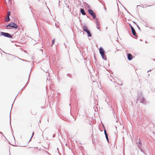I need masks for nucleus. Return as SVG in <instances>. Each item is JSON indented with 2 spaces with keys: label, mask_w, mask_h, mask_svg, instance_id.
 I'll use <instances>...</instances> for the list:
<instances>
[{
  "label": "nucleus",
  "mask_w": 155,
  "mask_h": 155,
  "mask_svg": "<svg viewBox=\"0 0 155 155\" xmlns=\"http://www.w3.org/2000/svg\"><path fill=\"white\" fill-rule=\"evenodd\" d=\"M3 35L5 37L10 38H12V36L10 34L6 32H0V36Z\"/></svg>",
  "instance_id": "obj_1"
},
{
  "label": "nucleus",
  "mask_w": 155,
  "mask_h": 155,
  "mask_svg": "<svg viewBox=\"0 0 155 155\" xmlns=\"http://www.w3.org/2000/svg\"><path fill=\"white\" fill-rule=\"evenodd\" d=\"M83 29L84 31L86 32L88 34V36L89 37H91V33L90 31L88 30L87 27L85 26V25H84L83 26Z\"/></svg>",
  "instance_id": "obj_2"
},
{
  "label": "nucleus",
  "mask_w": 155,
  "mask_h": 155,
  "mask_svg": "<svg viewBox=\"0 0 155 155\" xmlns=\"http://www.w3.org/2000/svg\"><path fill=\"white\" fill-rule=\"evenodd\" d=\"M142 96L141 93H140L139 94L137 98V100H139L140 99V102L143 104H145L146 101H145V98L144 97H142L141 98H140V96Z\"/></svg>",
  "instance_id": "obj_3"
},
{
  "label": "nucleus",
  "mask_w": 155,
  "mask_h": 155,
  "mask_svg": "<svg viewBox=\"0 0 155 155\" xmlns=\"http://www.w3.org/2000/svg\"><path fill=\"white\" fill-rule=\"evenodd\" d=\"M89 13L93 17V18L94 19L96 18V16L94 12L93 11L92 9H89L88 10Z\"/></svg>",
  "instance_id": "obj_4"
},
{
  "label": "nucleus",
  "mask_w": 155,
  "mask_h": 155,
  "mask_svg": "<svg viewBox=\"0 0 155 155\" xmlns=\"http://www.w3.org/2000/svg\"><path fill=\"white\" fill-rule=\"evenodd\" d=\"M11 24V27L14 28L15 29H17L18 28L17 25L14 22H11L10 23Z\"/></svg>",
  "instance_id": "obj_5"
},
{
  "label": "nucleus",
  "mask_w": 155,
  "mask_h": 155,
  "mask_svg": "<svg viewBox=\"0 0 155 155\" xmlns=\"http://www.w3.org/2000/svg\"><path fill=\"white\" fill-rule=\"evenodd\" d=\"M131 30L132 32L133 35L134 36H135V37H137V35H136V32L135 31V30L134 28H131Z\"/></svg>",
  "instance_id": "obj_6"
},
{
  "label": "nucleus",
  "mask_w": 155,
  "mask_h": 155,
  "mask_svg": "<svg viewBox=\"0 0 155 155\" xmlns=\"http://www.w3.org/2000/svg\"><path fill=\"white\" fill-rule=\"evenodd\" d=\"M99 53L100 54H104L105 53V51L102 47H100L99 48Z\"/></svg>",
  "instance_id": "obj_7"
},
{
  "label": "nucleus",
  "mask_w": 155,
  "mask_h": 155,
  "mask_svg": "<svg viewBox=\"0 0 155 155\" xmlns=\"http://www.w3.org/2000/svg\"><path fill=\"white\" fill-rule=\"evenodd\" d=\"M127 59L129 61H130L133 59V56L130 54H128L127 55Z\"/></svg>",
  "instance_id": "obj_8"
},
{
  "label": "nucleus",
  "mask_w": 155,
  "mask_h": 155,
  "mask_svg": "<svg viewBox=\"0 0 155 155\" xmlns=\"http://www.w3.org/2000/svg\"><path fill=\"white\" fill-rule=\"evenodd\" d=\"M80 12L81 14L83 15H85L86 14V13L85 12L83 8H81Z\"/></svg>",
  "instance_id": "obj_9"
},
{
  "label": "nucleus",
  "mask_w": 155,
  "mask_h": 155,
  "mask_svg": "<svg viewBox=\"0 0 155 155\" xmlns=\"http://www.w3.org/2000/svg\"><path fill=\"white\" fill-rule=\"evenodd\" d=\"M102 58L105 60H107V58L105 55V54H101Z\"/></svg>",
  "instance_id": "obj_10"
},
{
  "label": "nucleus",
  "mask_w": 155,
  "mask_h": 155,
  "mask_svg": "<svg viewBox=\"0 0 155 155\" xmlns=\"http://www.w3.org/2000/svg\"><path fill=\"white\" fill-rule=\"evenodd\" d=\"M137 146H138V147H139V148H140V147H141V142L140 141H139L138 142H137Z\"/></svg>",
  "instance_id": "obj_11"
},
{
  "label": "nucleus",
  "mask_w": 155,
  "mask_h": 155,
  "mask_svg": "<svg viewBox=\"0 0 155 155\" xmlns=\"http://www.w3.org/2000/svg\"><path fill=\"white\" fill-rule=\"evenodd\" d=\"M10 20V18L9 16H7V18H5V21H8Z\"/></svg>",
  "instance_id": "obj_12"
},
{
  "label": "nucleus",
  "mask_w": 155,
  "mask_h": 155,
  "mask_svg": "<svg viewBox=\"0 0 155 155\" xmlns=\"http://www.w3.org/2000/svg\"><path fill=\"white\" fill-rule=\"evenodd\" d=\"M8 29H9L10 28H8V27H11V24H10V23L8 25H6V26H5Z\"/></svg>",
  "instance_id": "obj_13"
},
{
  "label": "nucleus",
  "mask_w": 155,
  "mask_h": 155,
  "mask_svg": "<svg viewBox=\"0 0 155 155\" xmlns=\"http://www.w3.org/2000/svg\"><path fill=\"white\" fill-rule=\"evenodd\" d=\"M104 133L105 136H106V135H107V131L105 129H104Z\"/></svg>",
  "instance_id": "obj_14"
},
{
  "label": "nucleus",
  "mask_w": 155,
  "mask_h": 155,
  "mask_svg": "<svg viewBox=\"0 0 155 155\" xmlns=\"http://www.w3.org/2000/svg\"><path fill=\"white\" fill-rule=\"evenodd\" d=\"M105 137H106V138L107 142H108L109 139L108 138V135H106V136H105Z\"/></svg>",
  "instance_id": "obj_15"
},
{
  "label": "nucleus",
  "mask_w": 155,
  "mask_h": 155,
  "mask_svg": "<svg viewBox=\"0 0 155 155\" xmlns=\"http://www.w3.org/2000/svg\"><path fill=\"white\" fill-rule=\"evenodd\" d=\"M11 14L10 12H8L7 13V16H9Z\"/></svg>",
  "instance_id": "obj_16"
},
{
  "label": "nucleus",
  "mask_w": 155,
  "mask_h": 155,
  "mask_svg": "<svg viewBox=\"0 0 155 155\" xmlns=\"http://www.w3.org/2000/svg\"><path fill=\"white\" fill-rule=\"evenodd\" d=\"M67 75L68 77H71V75L69 74H67Z\"/></svg>",
  "instance_id": "obj_17"
},
{
  "label": "nucleus",
  "mask_w": 155,
  "mask_h": 155,
  "mask_svg": "<svg viewBox=\"0 0 155 155\" xmlns=\"http://www.w3.org/2000/svg\"><path fill=\"white\" fill-rule=\"evenodd\" d=\"M96 26H97V28L98 29H99L100 28V26L99 25H96Z\"/></svg>",
  "instance_id": "obj_18"
},
{
  "label": "nucleus",
  "mask_w": 155,
  "mask_h": 155,
  "mask_svg": "<svg viewBox=\"0 0 155 155\" xmlns=\"http://www.w3.org/2000/svg\"><path fill=\"white\" fill-rule=\"evenodd\" d=\"M34 135V132H33L32 133V136H31V138H30V140H29V141L31 140V138Z\"/></svg>",
  "instance_id": "obj_19"
},
{
  "label": "nucleus",
  "mask_w": 155,
  "mask_h": 155,
  "mask_svg": "<svg viewBox=\"0 0 155 155\" xmlns=\"http://www.w3.org/2000/svg\"><path fill=\"white\" fill-rule=\"evenodd\" d=\"M52 45L54 44V39L52 41Z\"/></svg>",
  "instance_id": "obj_20"
},
{
  "label": "nucleus",
  "mask_w": 155,
  "mask_h": 155,
  "mask_svg": "<svg viewBox=\"0 0 155 155\" xmlns=\"http://www.w3.org/2000/svg\"><path fill=\"white\" fill-rule=\"evenodd\" d=\"M129 25L131 28H131H132L133 27H132V26L130 24H129Z\"/></svg>",
  "instance_id": "obj_21"
},
{
  "label": "nucleus",
  "mask_w": 155,
  "mask_h": 155,
  "mask_svg": "<svg viewBox=\"0 0 155 155\" xmlns=\"http://www.w3.org/2000/svg\"><path fill=\"white\" fill-rule=\"evenodd\" d=\"M0 134H2V135L3 136L5 137L4 135L0 131Z\"/></svg>",
  "instance_id": "obj_22"
},
{
  "label": "nucleus",
  "mask_w": 155,
  "mask_h": 155,
  "mask_svg": "<svg viewBox=\"0 0 155 155\" xmlns=\"http://www.w3.org/2000/svg\"><path fill=\"white\" fill-rule=\"evenodd\" d=\"M96 25H99V22H96Z\"/></svg>",
  "instance_id": "obj_23"
},
{
  "label": "nucleus",
  "mask_w": 155,
  "mask_h": 155,
  "mask_svg": "<svg viewBox=\"0 0 155 155\" xmlns=\"http://www.w3.org/2000/svg\"><path fill=\"white\" fill-rule=\"evenodd\" d=\"M95 22H96H96H98V21L97 19V18H96V19L95 20Z\"/></svg>",
  "instance_id": "obj_24"
},
{
  "label": "nucleus",
  "mask_w": 155,
  "mask_h": 155,
  "mask_svg": "<svg viewBox=\"0 0 155 155\" xmlns=\"http://www.w3.org/2000/svg\"><path fill=\"white\" fill-rule=\"evenodd\" d=\"M55 136H56V135H55V134H54L53 135V136H52L53 137H55Z\"/></svg>",
  "instance_id": "obj_25"
},
{
  "label": "nucleus",
  "mask_w": 155,
  "mask_h": 155,
  "mask_svg": "<svg viewBox=\"0 0 155 155\" xmlns=\"http://www.w3.org/2000/svg\"><path fill=\"white\" fill-rule=\"evenodd\" d=\"M137 27L139 29V30H140V28L138 26V25H137Z\"/></svg>",
  "instance_id": "obj_26"
},
{
  "label": "nucleus",
  "mask_w": 155,
  "mask_h": 155,
  "mask_svg": "<svg viewBox=\"0 0 155 155\" xmlns=\"http://www.w3.org/2000/svg\"><path fill=\"white\" fill-rule=\"evenodd\" d=\"M133 22L136 25H137V24L134 21H133Z\"/></svg>",
  "instance_id": "obj_27"
},
{
  "label": "nucleus",
  "mask_w": 155,
  "mask_h": 155,
  "mask_svg": "<svg viewBox=\"0 0 155 155\" xmlns=\"http://www.w3.org/2000/svg\"><path fill=\"white\" fill-rule=\"evenodd\" d=\"M151 70H148V71H147V72H149V71H151Z\"/></svg>",
  "instance_id": "obj_28"
},
{
  "label": "nucleus",
  "mask_w": 155,
  "mask_h": 155,
  "mask_svg": "<svg viewBox=\"0 0 155 155\" xmlns=\"http://www.w3.org/2000/svg\"><path fill=\"white\" fill-rule=\"evenodd\" d=\"M36 114V113H34V114H33L34 115H35Z\"/></svg>",
  "instance_id": "obj_29"
},
{
  "label": "nucleus",
  "mask_w": 155,
  "mask_h": 155,
  "mask_svg": "<svg viewBox=\"0 0 155 155\" xmlns=\"http://www.w3.org/2000/svg\"><path fill=\"white\" fill-rule=\"evenodd\" d=\"M145 43H147V41H145Z\"/></svg>",
  "instance_id": "obj_30"
},
{
  "label": "nucleus",
  "mask_w": 155,
  "mask_h": 155,
  "mask_svg": "<svg viewBox=\"0 0 155 155\" xmlns=\"http://www.w3.org/2000/svg\"><path fill=\"white\" fill-rule=\"evenodd\" d=\"M138 6H140V5H137V7H138Z\"/></svg>",
  "instance_id": "obj_31"
},
{
  "label": "nucleus",
  "mask_w": 155,
  "mask_h": 155,
  "mask_svg": "<svg viewBox=\"0 0 155 155\" xmlns=\"http://www.w3.org/2000/svg\"><path fill=\"white\" fill-rule=\"evenodd\" d=\"M57 149L58 150V148H57Z\"/></svg>",
  "instance_id": "obj_32"
},
{
  "label": "nucleus",
  "mask_w": 155,
  "mask_h": 155,
  "mask_svg": "<svg viewBox=\"0 0 155 155\" xmlns=\"http://www.w3.org/2000/svg\"><path fill=\"white\" fill-rule=\"evenodd\" d=\"M151 5H149L148 6H151Z\"/></svg>",
  "instance_id": "obj_33"
},
{
  "label": "nucleus",
  "mask_w": 155,
  "mask_h": 155,
  "mask_svg": "<svg viewBox=\"0 0 155 155\" xmlns=\"http://www.w3.org/2000/svg\"><path fill=\"white\" fill-rule=\"evenodd\" d=\"M154 60H155V59H154Z\"/></svg>",
  "instance_id": "obj_34"
}]
</instances>
